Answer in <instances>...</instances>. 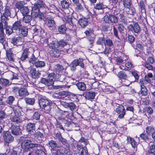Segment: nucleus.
I'll list each match as a JSON object with an SVG mask.
<instances>
[{"label": "nucleus", "mask_w": 155, "mask_h": 155, "mask_svg": "<svg viewBox=\"0 0 155 155\" xmlns=\"http://www.w3.org/2000/svg\"><path fill=\"white\" fill-rule=\"evenodd\" d=\"M19 140L21 142V147L24 153L27 152L29 150L38 147V144L32 143L31 141L26 137H21Z\"/></svg>", "instance_id": "obj_1"}, {"label": "nucleus", "mask_w": 155, "mask_h": 155, "mask_svg": "<svg viewBox=\"0 0 155 155\" xmlns=\"http://www.w3.org/2000/svg\"><path fill=\"white\" fill-rule=\"evenodd\" d=\"M78 66L84 69H85L84 60L83 58H79L74 60L71 63L69 66L71 71H74L76 69V67Z\"/></svg>", "instance_id": "obj_2"}, {"label": "nucleus", "mask_w": 155, "mask_h": 155, "mask_svg": "<svg viewBox=\"0 0 155 155\" xmlns=\"http://www.w3.org/2000/svg\"><path fill=\"white\" fill-rule=\"evenodd\" d=\"M11 8L10 6L5 5L2 13H1L0 21H8V17H10L11 15Z\"/></svg>", "instance_id": "obj_3"}, {"label": "nucleus", "mask_w": 155, "mask_h": 155, "mask_svg": "<svg viewBox=\"0 0 155 155\" xmlns=\"http://www.w3.org/2000/svg\"><path fill=\"white\" fill-rule=\"evenodd\" d=\"M133 23V24L129 25L127 28L129 31L132 32L135 35H138L141 31V27L137 22H134Z\"/></svg>", "instance_id": "obj_4"}, {"label": "nucleus", "mask_w": 155, "mask_h": 155, "mask_svg": "<svg viewBox=\"0 0 155 155\" xmlns=\"http://www.w3.org/2000/svg\"><path fill=\"white\" fill-rule=\"evenodd\" d=\"M34 6L32 8V11H42L43 9L46 10V5L42 0H38L34 4Z\"/></svg>", "instance_id": "obj_5"}, {"label": "nucleus", "mask_w": 155, "mask_h": 155, "mask_svg": "<svg viewBox=\"0 0 155 155\" xmlns=\"http://www.w3.org/2000/svg\"><path fill=\"white\" fill-rule=\"evenodd\" d=\"M8 21H2L0 22V27H3V31L4 29H5L6 34L8 35H11L13 32V26L8 25Z\"/></svg>", "instance_id": "obj_6"}, {"label": "nucleus", "mask_w": 155, "mask_h": 155, "mask_svg": "<svg viewBox=\"0 0 155 155\" xmlns=\"http://www.w3.org/2000/svg\"><path fill=\"white\" fill-rule=\"evenodd\" d=\"M64 19L67 25L68 28L71 31H75L77 30V27L73 23L71 16L68 15L65 17Z\"/></svg>", "instance_id": "obj_7"}, {"label": "nucleus", "mask_w": 155, "mask_h": 155, "mask_svg": "<svg viewBox=\"0 0 155 155\" xmlns=\"http://www.w3.org/2000/svg\"><path fill=\"white\" fill-rule=\"evenodd\" d=\"M3 136L4 140L6 143H9L14 141V137L8 131H4L3 132Z\"/></svg>", "instance_id": "obj_8"}, {"label": "nucleus", "mask_w": 155, "mask_h": 155, "mask_svg": "<svg viewBox=\"0 0 155 155\" xmlns=\"http://www.w3.org/2000/svg\"><path fill=\"white\" fill-rule=\"evenodd\" d=\"M6 57L7 59L11 62H14L15 61V53L14 52L13 48H7L5 49Z\"/></svg>", "instance_id": "obj_9"}, {"label": "nucleus", "mask_w": 155, "mask_h": 155, "mask_svg": "<svg viewBox=\"0 0 155 155\" xmlns=\"http://www.w3.org/2000/svg\"><path fill=\"white\" fill-rule=\"evenodd\" d=\"M44 134L40 131H35L34 133L29 135V137L32 140H35L36 139H38L39 140H42V139L44 138Z\"/></svg>", "instance_id": "obj_10"}, {"label": "nucleus", "mask_w": 155, "mask_h": 155, "mask_svg": "<svg viewBox=\"0 0 155 155\" xmlns=\"http://www.w3.org/2000/svg\"><path fill=\"white\" fill-rule=\"evenodd\" d=\"M36 128V123H35L29 122L26 124V130L28 133V136L29 137L30 134H32L35 131Z\"/></svg>", "instance_id": "obj_11"}, {"label": "nucleus", "mask_w": 155, "mask_h": 155, "mask_svg": "<svg viewBox=\"0 0 155 155\" xmlns=\"http://www.w3.org/2000/svg\"><path fill=\"white\" fill-rule=\"evenodd\" d=\"M10 129L13 135H18L21 133L20 126L14 124H11V126L10 127Z\"/></svg>", "instance_id": "obj_12"}, {"label": "nucleus", "mask_w": 155, "mask_h": 155, "mask_svg": "<svg viewBox=\"0 0 155 155\" xmlns=\"http://www.w3.org/2000/svg\"><path fill=\"white\" fill-rule=\"evenodd\" d=\"M116 112L119 114L118 118L121 119L124 117L126 114V111L123 105H120L116 109Z\"/></svg>", "instance_id": "obj_13"}, {"label": "nucleus", "mask_w": 155, "mask_h": 155, "mask_svg": "<svg viewBox=\"0 0 155 155\" xmlns=\"http://www.w3.org/2000/svg\"><path fill=\"white\" fill-rule=\"evenodd\" d=\"M136 46V48L135 49L136 53V55L138 57L141 54L144 49V44L141 41H140L137 42Z\"/></svg>", "instance_id": "obj_14"}, {"label": "nucleus", "mask_w": 155, "mask_h": 155, "mask_svg": "<svg viewBox=\"0 0 155 155\" xmlns=\"http://www.w3.org/2000/svg\"><path fill=\"white\" fill-rule=\"evenodd\" d=\"M30 53V52L28 48H26L23 49L22 50L20 59L22 61H25L27 59L29 58L28 57Z\"/></svg>", "instance_id": "obj_15"}, {"label": "nucleus", "mask_w": 155, "mask_h": 155, "mask_svg": "<svg viewBox=\"0 0 155 155\" xmlns=\"http://www.w3.org/2000/svg\"><path fill=\"white\" fill-rule=\"evenodd\" d=\"M74 9L77 12H81L84 10V2L82 0L81 2H78L77 3L74 4Z\"/></svg>", "instance_id": "obj_16"}, {"label": "nucleus", "mask_w": 155, "mask_h": 155, "mask_svg": "<svg viewBox=\"0 0 155 155\" xmlns=\"http://www.w3.org/2000/svg\"><path fill=\"white\" fill-rule=\"evenodd\" d=\"M90 17H92V16L91 15H90L89 17L87 18L82 17L79 19L78 23L81 27L84 28L87 25L88 22V19H89Z\"/></svg>", "instance_id": "obj_17"}, {"label": "nucleus", "mask_w": 155, "mask_h": 155, "mask_svg": "<svg viewBox=\"0 0 155 155\" xmlns=\"http://www.w3.org/2000/svg\"><path fill=\"white\" fill-rule=\"evenodd\" d=\"M11 42L14 45H21L22 44L23 38L19 36L13 37L11 40Z\"/></svg>", "instance_id": "obj_18"}, {"label": "nucleus", "mask_w": 155, "mask_h": 155, "mask_svg": "<svg viewBox=\"0 0 155 155\" xmlns=\"http://www.w3.org/2000/svg\"><path fill=\"white\" fill-rule=\"evenodd\" d=\"M48 52L50 55L53 58H58L61 54L60 51L57 48L50 50Z\"/></svg>", "instance_id": "obj_19"}, {"label": "nucleus", "mask_w": 155, "mask_h": 155, "mask_svg": "<svg viewBox=\"0 0 155 155\" xmlns=\"http://www.w3.org/2000/svg\"><path fill=\"white\" fill-rule=\"evenodd\" d=\"M37 11L36 12V11H32L31 14H33V15L35 16V17H37L39 19H42L45 18L44 15L46 14V10H45V11L41 12L40 10L38 11Z\"/></svg>", "instance_id": "obj_20"}, {"label": "nucleus", "mask_w": 155, "mask_h": 155, "mask_svg": "<svg viewBox=\"0 0 155 155\" xmlns=\"http://www.w3.org/2000/svg\"><path fill=\"white\" fill-rule=\"evenodd\" d=\"M28 28L27 26L22 25L18 31L19 35L21 37H25L27 36L28 34Z\"/></svg>", "instance_id": "obj_21"}, {"label": "nucleus", "mask_w": 155, "mask_h": 155, "mask_svg": "<svg viewBox=\"0 0 155 155\" xmlns=\"http://www.w3.org/2000/svg\"><path fill=\"white\" fill-rule=\"evenodd\" d=\"M48 144L51 149L53 151H57L63 146H59L56 142L53 140H51L49 141Z\"/></svg>", "instance_id": "obj_22"}, {"label": "nucleus", "mask_w": 155, "mask_h": 155, "mask_svg": "<svg viewBox=\"0 0 155 155\" xmlns=\"http://www.w3.org/2000/svg\"><path fill=\"white\" fill-rule=\"evenodd\" d=\"M0 43L4 46H5L6 43V39L5 36V33L3 31V27H0Z\"/></svg>", "instance_id": "obj_23"}, {"label": "nucleus", "mask_w": 155, "mask_h": 155, "mask_svg": "<svg viewBox=\"0 0 155 155\" xmlns=\"http://www.w3.org/2000/svg\"><path fill=\"white\" fill-rule=\"evenodd\" d=\"M10 120L11 121L17 124L20 123L22 122L21 117L15 114L11 115L10 117Z\"/></svg>", "instance_id": "obj_24"}, {"label": "nucleus", "mask_w": 155, "mask_h": 155, "mask_svg": "<svg viewBox=\"0 0 155 155\" xmlns=\"http://www.w3.org/2000/svg\"><path fill=\"white\" fill-rule=\"evenodd\" d=\"M30 73L31 78L34 79H36L39 77L41 73L38 71H36L35 68H31L30 71Z\"/></svg>", "instance_id": "obj_25"}, {"label": "nucleus", "mask_w": 155, "mask_h": 155, "mask_svg": "<svg viewBox=\"0 0 155 155\" xmlns=\"http://www.w3.org/2000/svg\"><path fill=\"white\" fill-rule=\"evenodd\" d=\"M127 140L128 143H130L131 144L132 147L134 148H137L138 143L134 138L130 136H127Z\"/></svg>", "instance_id": "obj_26"}, {"label": "nucleus", "mask_w": 155, "mask_h": 155, "mask_svg": "<svg viewBox=\"0 0 155 155\" xmlns=\"http://www.w3.org/2000/svg\"><path fill=\"white\" fill-rule=\"evenodd\" d=\"M50 101L46 98L41 97L39 99L38 104L41 108L49 103Z\"/></svg>", "instance_id": "obj_27"}, {"label": "nucleus", "mask_w": 155, "mask_h": 155, "mask_svg": "<svg viewBox=\"0 0 155 155\" xmlns=\"http://www.w3.org/2000/svg\"><path fill=\"white\" fill-rule=\"evenodd\" d=\"M119 82L120 83V87L125 86L127 87H129L131 84L130 81L128 79V78H125L120 80Z\"/></svg>", "instance_id": "obj_28"}, {"label": "nucleus", "mask_w": 155, "mask_h": 155, "mask_svg": "<svg viewBox=\"0 0 155 155\" xmlns=\"http://www.w3.org/2000/svg\"><path fill=\"white\" fill-rule=\"evenodd\" d=\"M138 6L139 7V9H140L141 12H144L145 17H143L144 18H146V11L144 2L143 0L140 1L139 3H138Z\"/></svg>", "instance_id": "obj_29"}, {"label": "nucleus", "mask_w": 155, "mask_h": 155, "mask_svg": "<svg viewBox=\"0 0 155 155\" xmlns=\"http://www.w3.org/2000/svg\"><path fill=\"white\" fill-rule=\"evenodd\" d=\"M47 25L48 27L51 30H55L56 28V23L53 20H48Z\"/></svg>", "instance_id": "obj_30"}, {"label": "nucleus", "mask_w": 155, "mask_h": 155, "mask_svg": "<svg viewBox=\"0 0 155 155\" xmlns=\"http://www.w3.org/2000/svg\"><path fill=\"white\" fill-rule=\"evenodd\" d=\"M62 8L64 10L68 9L71 5L68 0H62L61 2Z\"/></svg>", "instance_id": "obj_31"}, {"label": "nucleus", "mask_w": 155, "mask_h": 155, "mask_svg": "<svg viewBox=\"0 0 155 155\" xmlns=\"http://www.w3.org/2000/svg\"><path fill=\"white\" fill-rule=\"evenodd\" d=\"M46 9L49 11L50 13L53 14H55L58 11V8L53 4L49 5V7L47 6L46 7Z\"/></svg>", "instance_id": "obj_32"}, {"label": "nucleus", "mask_w": 155, "mask_h": 155, "mask_svg": "<svg viewBox=\"0 0 155 155\" xmlns=\"http://www.w3.org/2000/svg\"><path fill=\"white\" fill-rule=\"evenodd\" d=\"M14 30L16 31H18L22 27V25L20 21H15L12 25Z\"/></svg>", "instance_id": "obj_33"}, {"label": "nucleus", "mask_w": 155, "mask_h": 155, "mask_svg": "<svg viewBox=\"0 0 155 155\" xmlns=\"http://www.w3.org/2000/svg\"><path fill=\"white\" fill-rule=\"evenodd\" d=\"M117 76L118 78V80L125 78H128V76L124 70H121L118 72L117 74Z\"/></svg>", "instance_id": "obj_34"}, {"label": "nucleus", "mask_w": 155, "mask_h": 155, "mask_svg": "<svg viewBox=\"0 0 155 155\" xmlns=\"http://www.w3.org/2000/svg\"><path fill=\"white\" fill-rule=\"evenodd\" d=\"M139 137L141 140H143L146 142H149L150 141L149 134L145 133V132L140 134Z\"/></svg>", "instance_id": "obj_35"}, {"label": "nucleus", "mask_w": 155, "mask_h": 155, "mask_svg": "<svg viewBox=\"0 0 155 155\" xmlns=\"http://www.w3.org/2000/svg\"><path fill=\"white\" fill-rule=\"evenodd\" d=\"M119 17L121 21L125 25H127L128 23L127 17L125 15L124 12L120 13L119 15Z\"/></svg>", "instance_id": "obj_36"}, {"label": "nucleus", "mask_w": 155, "mask_h": 155, "mask_svg": "<svg viewBox=\"0 0 155 155\" xmlns=\"http://www.w3.org/2000/svg\"><path fill=\"white\" fill-rule=\"evenodd\" d=\"M41 83L45 84L46 86H48L53 85L54 83L50 81V79H46L44 78H41L40 80Z\"/></svg>", "instance_id": "obj_37"}, {"label": "nucleus", "mask_w": 155, "mask_h": 155, "mask_svg": "<svg viewBox=\"0 0 155 155\" xmlns=\"http://www.w3.org/2000/svg\"><path fill=\"white\" fill-rule=\"evenodd\" d=\"M140 90L138 94L142 96H146L147 95V90L146 87L144 85H140Z\"/></svg>", "instance_id": "obj_38"}, {"label": "nucleus", "mask_w": 155, "mask_h": 155, "mask_svg": "<svg viewBox=\"0 0 155 155\" xmlns=\"http://www.w3.org/2000/svg\"><path fill=\"white\" fill-rule=\"evenodd\" d=\"M78 89L81 91H84L86 88V84L83 82H79L76 84Z\"/></svg>", "instance_id": "obj_39"}, {"label": "nucleus", "mask_w": 155, "mask_h": 155, "mask_svg": "<svg viewBox=\"0 0 155 155\" xmlns=\"http://www.w3.org/2000/svg\"><path fill=\"white\" fill-rule=\"evenodd\" d=\"M95 95V92L90 91L86 92L85 97L87 99H93L94 98Z\"/></svg>", "instance_id": "obj_40"}, {"label": "nucleus", "mask_w": 155, "mask_h": 155, "mask_svg": "<svg viewBox=\"0 0 155 155\" xmlns=\"http://www.w3.org/2000/svg\"><path fill=\"white\" fill-rule=\"evenodd\" d=\"M153 75L152 73H148L144 77L145 80L149 84L152 83V81L153 80Z\"/></svg>", "instance_id": "obj_41"}, {"label": "nucleus", "mask_w": 155, "mask_h": 155, "mask_svg": "<svg viewBox=\"0 0 155 155\" xmlns=\"http://www.w3.org/2000/svg\"><path fill=\"white\" fill-rule=\"evenodd\" d=\"M51 104L52 103L50 102L48 104H46V105H45L41 108L43 111L45 113H49L51 111Z\"/></svg>", "instance_id": "obj_42"}, {"label": "nucleus", "mask_w": 155, "mask_h": 155, "mask_svg": "<svg viewBox=\"0 0 155 155\" xmlns=\"http://www.w3.org/2000/svg\"><path fill=\"white\" fill-rule=\"evenodd\" d=\"M109 18L110 22L112 23L117 24L118 22V18L115 15L111 14H109Z\"/></svg>", "instance_id": "obj_43"}, {"label": "nucleus", "mask_w": 155, "mask_h": 155, "mask_svg": "<svg viewBox=\"0 0 155 155\" xmlns=\"http://www.w3.org/2000/svg\"><path fill=\"white\" fill-rule=\"evenodd\" d=\"M41 27L38 25L34 26L32 29L33 35L35 36L38 35L41 31Z\"/></svg>", "instance_id": "obj_44"}, {"label": "nucleus", "mask_w": 155, "mask_h": 155, "mask_svg": "<svg viewBox=\"0 0 155 155\" xmlns=\"http://www.w3.org/2000/svg\"><path fill=\"white\" fill-rule=\"evenodd\" d=\"M18 94L20 97H23L28 95V93L26 88L22 87L19 89Z\"/></svg>", "instance_id": "obj_45"}, {"label": "nucleus", "mask_w": 155, "mask_h": 155, "mask_svg": "<svg viewBox=\"0 0 155 155\" xmlns=\"http://www.w3.org/2000/svg\"><path fill=\"white\" fill-rule=\"evenodd\" d=\"M66 77L65 75L64 74H59L56 73L55 74V79L56 81L63 82L66 79Z\"/></svg>", "instance_id": "obj_46"}, {"label": "nucleus", "mask_w": 155, "mask_h": 155, "mask_svg": "<svg viewBox=\"0 0 155 155\" xmlns=\"http://www.w3.org/2000/svg\"><path fill=\"white\" fill-rule=\"evenodd\" d=\"M128 10L126 12V13L133 16H134L136 13V11L135 8L134 6H130L129 8H127Z\"/></svg>", "instance_id": "obj_47"}, {"label": "nucleus", "mask_w": 155, "mask_h": 155, "mask_svg": "<svg viewBox=\"0 0 155 155\" xmlns=\"http://www.w3.org/2000/svg\"><path fill=\"white\" fill-rule=\"evenodd\" d=\"M9 83V81L8 79L2 77L0 78V84L2 87H6L10 84Z\"/></svg>", "instance_id": "obj_48"}, {"label": "nucleus", "mask_w": 155, "mask_h": 155, "mask_svg": "<svg viewBox=\"0 0 155 155\" xmlns=\"http://www.w3.org/2000/svg\"><path fill=\"white\" fill-rule=\"evenodd\" d=\"M13 110L15 114L21 116L22 111V108L21 107L17 105L14 107Z\"/></svg>", "instance_id": "obj_49"}, {"label": "nucleus", "mask_w": 155, "mask_h": 155, "mask_svg": "<svg viewBox=\"0 0 155 155\" xmlns=\"http://www.w3.org/2000/svg\"><path fill=\"white\" fill-rule=\"evenodd\" d=\"M67 28L65 25H62L59 26L58 28V31L61 34H65Z\"/></svg>", "instance_id": "obj_50"}, {"label": "nucleus", "mask_w": 155, "mask_h": 155, "mask_svg": "<svg viewBox=\"0 0 155 155\" xmlns=\"http://www.w3.org/2000/svg\"><path fill=\"white\" fill-rule=\"evenodd\" d=\"M142 111L143 113H147L149 115H151L153 113V109L150 107H147L143 108Z\"/></svg>", "instance_id": "obj_51"}, {"label": "nucleus", "mask_w": 155, "mask_h": 155, "mask_svg": "<svg viewBox=\"0 0 155 155\" xmlns=\"http://www.w3.org/2000/svg\"><path fill=\"white\" fill-rule=\"evenodd\" d=\"M68 42H66L63 39L58 41L56 42V45L58 48H64V47L67 45Z\"/></svg>", "instance_id": "obj_52"}, {"label": "nucleus", "mask_w": 155, "mask_h": 155, "mask_svg": "<svg viewBox=\"0 0 155 155\" xmlns=\"http://www.w3.org/2000/svg\"><path fill=\"white\" fill-rule=\"evenodd\" d=\"M54 70L56 72L59 73L62 72L64 70L63 66L59 64H57L54 67Z\"/></svg>", "instance_id": "obj_53"}, {"label": "nucleus", "mask_w": 155, "mask_h": 155, "mask_svg": "<svg viewBox=\"0 0 155 155\" xmlns=\"http://www.w3.org/2000/svg\"><path fill=\"white\" fill-rule=\"evenodd\" d=\"M68 98L71 101L78 102L79 101L77 95L72 93H70Z\"/></svg>", "instance_id": "obj_54"}, {"label": "nucleus", "mask_w": 155, "mask_h": 155, "mask_svg": "<svg viewBox=\"0 0 155 155\" xmlns=\"http://www.w3.org/2000/svg\"><path fill=\"white\" fill-rule=\"evenodd\" d=\"M22 21L26 23H29L32 20V17L31 15H24Z\"/></svg>", "instance_id": "obj_55"}, {"label": "nucleus", "mask_w": 155, "mask_h": 155, "mask_svg": "<svg viewBox=\"0 0 155 155\" xmlns=\"http://www.w3.org/2000/svg\"><path fill=\"white\" fill-rule=\"evenodd\" d=\"M69 148L68 147H61V148L58 149L57 151H56V152L55 153L56 155H64L65 154V153L64 152V149L65 148Z\"/></svg>", "instance_id": "obj_56"}, {"label": "nucleus", "mask_w": 155, "mask_h": 155, "mask_svg": "<svg viewBox=\"0 0 155 155\" xmlns=\"http://www.w3.org/2000/svg\"><path fill=\"white\" fill-rule=\"evenodd\" d=\"M25 101L27 104L30 105H33L35 102L34 98L26 97L25 98Z\"/></svg>", "instance_id": "obj_57"}, {"label": "nucleus", "mask_w": 155, "mask_h": 155, "mask_svg": "<svg viewBox=\"0 0 155 155\" xmlns=\"http://www.w3.org/2000/svg\"><path fill=\"white\" fill-rule=\"evenodd\" d=\"M104 45L105 46L110 47L113 45V43L112 41L110 38L105 39V42H104Z\"/></svg>", "instance_id": "obj_58"}, {"label": "nucleus", "mask_w": 155, "mask_h": 155, "mask_svg": "<svg viewBox=\"0 0 155 155\" xmlns=\"http://www.w3.org/2000/svg\"><path fill=\"white\" fill-rule=\"evenodd\" d=\"M32 151L34 152L35 155H47L43 150L41 149L36 148Z\"/></svg>", "instance_id": "obj_59"}, {"label": "nucleus", "mask_w": 155, "mask_h": 155, "mask_svg": "<svg viewBox=\"0 0 155 155\" xmlns=\"http://www.w3.org/2000/svg\"><path fill=\"white\" fill-rule=\"evenodd\" d=\"M45 63L44 61L38 60L35 63L34 65L37 68H42L45 66Z\"/></svg>", "instance_id": "obj_60"}, {"label": "nucleus", "mask_w": 155, "mask_h": 155, "mask_svg": "<svg viewBox=\"0 0 155 155\" xmlns=\"http://www.w3.org/2000/svg\"><path fill=\"white\" fill-rule=\"evenodd\" d=\"M105 5H104L102 3L99 2L95 5L94 7V8L97 10H100L105 8Z\"/></svg>", "instance_id": "obj_61"}, {"label": "nucleus", "mask_w": 155, "mask_h": 155, "mask_svg": "<svg viewBox=\"0 0 155 155\" xmlns=\"http://www.w3.org/2000/svg\"><path fill=\"white\" fill-rule=\"evenodd\" d=\"M123 24V23H120L118 24L117 25V29L121 33H123V31L126 29Z\"/></svg>", "instance_id": "obj_62"}, {"label": "nucleus", "mask_w": 155, "mask_h": 155, "mask_svg": "<svg viewBox=\"0 0 155 155\" xmlns=\"http://www.w3.org/2000/svg\"><path fill=\"white\" fill-rule=\"evenodd\" d=\"M48 46L49 49H51V50H53L58 48L56 45V42L54 41H52L51 42L48 44Z\"/></svg>", "instance_id": "obj_63"}, {"label": "nucleus", "mask_w": 155, "mask_h": 155, "mask_svg": "<svg viewBox=\"0 0 155 155\" xmlns=\"http://www.w3.org/2000/svg\"><path fill=\"white\" fill-rule=\"evenodd\" d=\"M20 11L23 16L28 15L29 11L27 7L24 6L21 10Z\"/></svg>", "instance_id": "obj_64"}]
</instances>
